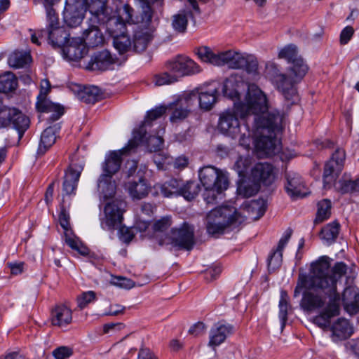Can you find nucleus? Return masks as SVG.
<instances>
[{"instance_id": "f257e3e1", "label": "nucleus", "mask_w": 359, "mask_h": 359, "mask_svg": "<svg viewBox=\"0 0 359 359\" xmlns=\"http://www.w3.org/2000/svg\"><path fill=\"white\" fill-rule=\"evenodd\" d=\"M329 257H321L318 261L311 264L309 274H300L297 286L294 291V297L300 294L302 288H320L327 296L328 302L320 313L313 319L315 324L320 327H326L330 325V319L339 315L340 295L337 292L338 280L344 276L348 270L347 265L342 262H337L332 269Z\"/></svg>"}, {"instance_id": "f03ea898", "label": "nucleus", "mask_w": 359, "mask_h": 359, "mask_svg": "<svg viewBox=\"0 0 359 359\" xmlns=\"http://www.w3.org/2000/svg\"><path fill=\"white\" fill-rule=\"evenodd\" d=\"M268 108L266 95L255 84L248 86L245 101L236 103V109L239 111L241 118H245L250 114L263 115ZM254 121L257 126L256 148L267 156L278 152L280 142L276 137V133L280 129L282 116L279 114H269L266 118L255 116Z\"/></svg>"}, {"instance_id": "7ed1b4c3", "label": "nucleus", "mask_w": 359, "mask_h": 359, "mask_svg": "<svg viewBox=\"0 0 359 359\" xmlns=\"http://www.w3.org/2000/svg\"><path fill=\"white\" fill-rule=\"evenodd\" d=\"M280 58L285 59L291 64L288 75L279 74L276 77L278 90L282 93L288 104H293L299 100L294 83L299 81L306 74L308 67L302 58L298 56L297 47L290 44L278 53Z\"/></svg>"}, {"instance_id": "20e7f679", "label": "nucleus", "mask_w": 359, "mask_h": 359, "mask_svg": "<svg viewBox=\"0 0 359 359\" xmlns=\"http://www.w3.org/2000/svg\"><path fill=\"white\" fill-rule=\"evenodd\" d=\"M199 180L204 187L203 197L207 204H215L229 187L227 173L215 167L208 165L198 172Z\"/></svg>"}, {"instance_id": "39448f33", "label": "nucleus", "mask_w": 359, "mask_h": 359, "mask_svg": "<svg viewBox=\"0 0 359 359\" xmlns=\"http://www.w3.org/2000/svg\"><path fill=\"white\" fill-rule=\"evenodd\" d=\"M243 218L236 208L230 205H222L212 209L206 217V229L208 234H222L232 226L243 222Z\"/></svg>"}, {"instance_id": "423d86ee", "label": "nucleus", "mask_w": 359, "mask_h": 359, "mask_svg": "<svg viewBox=\"0 0 359 359\" xmlns=\"http://www.w3.org/2000/svg\"><path fill=\"white\" fill-rule=\"evenodd\" d=\"M239 111L236 109V102L233 109H229L222 112L219 115L218 128L219 130L232 138H239V142L242 145L248 146L252 133L247 125L242 128L239 119Z\"/></svg>"}, {"instance_id": "0eeeda50", "label": "nucleus", "mask_w": 359, "mask_h": 359, "mask_svg": "<svg viewBox=\"0 0 359 359\" xmlns=\"http://www.w3.org/2000/svg\"><path fill=\"white\" fill-rule=\"evenodd\" d=\"M158 245L190 250L194 245V228L188 224H184L180 228L172 230L171 235H166L165 238H159Z\"/></svg>"}, {"instance_id": "6e6552de", "label": "nucleus", "mask_w": 359, "mask_h": 359, "mask_svg": "<svg viewBox=\"0 0 359 359\" xmlns=\"http://www.w3.org/2000/svg\"><path fill=\"white\" fill-rule=\"evenodd\" d=\"M50 90V83L48 80H42L41 82L40 92L37 96L36 107L39 112L50 114L47 119L51 122H54L64 114L65 109L62 105L53 103L47 99V95Z\"/></svg>"}, {"instance_id": "1a4fd4ad", "label": "nucleus", "mask_w": 359, "mask_h": 359, "mask_svg": "<svg viewBox=\"0 0 359 359\" xmlns=\"http://www.w3.org/2000/svg\"><path fill=\"white\" fill-rule=\"evenodd\" d=\"M126 203L121 200H114L104 208V217L100 218L101 227L104 230H114L121 225Z\"/></svg>"}, {"instance_id": "9d476101", "label": "nucleus", "mask_w": 359, "mask_h": 359, "mask_svg": "<svg viewBox=\"0 0 359 359\" xmlns=\"http://www.w3.org/2000/svg\"><path fill=\"white\" fill-rule=\"evenodd\" d=\"M137 137L135 135L122 149L111 151L106 156L105 161L102 165V174L113 177L119 170L122 162L121 156L126 154L137 147Z\"/></svg>"}, {"instance_id": "9b49d317", "label": "nucleus", "mask_w": 359, "mask_h": 359, "mask_svg": "<svg viewBox=\"0 0 359 359\" xmlns=\"http://www.w3.org/2000/svg\"><path fill=\"white\" fill-rule=\"evenodd\" d=\"M196 104V97H189L187 93L178 96L168 106V109L172 111L170 121L177 123L187 118L191 112V107Z\"/></svg>"}, {"instance_id": "f8f14e48", "label": "nucleus", "mask_w": 359, "mask_h": 359, "mask_svg": "<svg viewBox=\"0 0 359 359\" xmlns=\"http://www.w3.org/2000/svg\"><path fill=\"white\" fill-rule=\"evenodd\" d=\"M346 154L344 149H337L332 154L330 159L325 163L323 172V186L325 189L330 188L332 182L341 172Z\"/></svg>"}, {"instance_id": "ddd939ff", "label": "nucleus", "mask_w": 359, "mask_h": 359, "mask_svg": "<svg viewBox=\"0 0 359 359\" xmlns=\"http://www.w3.org/2000/svg\"><path fill=\"white\" fill-rule=\"evenodd\" d=\"M168 70L178 76H191L201 72L200 67L191 59L177 55L166 63Z\"/></svg>"}, {"instance_id": "4468645a", "label": "nucleus", "mask_w": 359, "mask_h": 359, "mask_svg": "<svg viewBox=\"0 0 359 359\" xmlns=\"http://www.w3.org/2000/svg\"><path fill=\"white\" fill-rule=\"evenodd\" d=\"M85 10L81 0H66L63 20L69 27L79 26L83 20Z\"/></svg>"}, {"instance_id": "2eb2a0df", "label": "nucleus", "mask_w": 359, "mask_h": 359, "mask_svg": "<svg viewBox=\"0 0 359 359\" xmlns=\"http://www.w3.org/2000/svg\"><path fill=\"white\" fill-rule=\"evenodd\" d=\"M136 177L128 180L125 184V189L133 200H141L148 196L151 185L140 170L137 172Z\"/></svg>"}, {"instance_id": "dca6fc26", "label": "nucleus", "mask_w": 359, "mask_h": 359, "mask_svg": "<svg viewBox=\"0 0 359 359\" xmlns=\"http://www.w3.org/2000/svg\"><path fill=\"white\" fill-rule=\"evenodd\" d=\"M189 97H196V103L198 102L201 109L205 111L210 110L217 102L218 97V87L216 83H210L206 88H202L199 93H189Z\"/></svg>"}, {"instance_id": "f3484780", "label": "nucleus", "mask_w": 359, "mask_h": 359, "mask_svg": "<svg viewBox=\"0 0 359 359\" xmlns=\"http://www.w3.org/2000/svg\"><path fill=\"white\" fill-rule=\"evenodd\" d=\"M83 169L81 164H72L65 174L62 184V203H65L67 196L75 195L77 184Z\"/></svg>"}, {"instance_id": "a211bd4d", "label": "nucleus", "mask_w": 359, "mask_h": 359, "mask_svg": "<svg viewBox=\"0 0 359 359\" xmlns=\"http://www.w3.org/2000/svg\"><path fill=\"white\" fill-rule=\"evenodd\" d=\"M88 9L90 13L89 21L94 24H102L107 20L111 11L107 6V0H86Z\"/></svg>"}, {"instance_id": "6ab92c4d", "label": "nucleus", "mask_w": 359, "mask_h": 359, "mask_svg": "<svg viewBox=\"0 0 359 359\" xmlns=\"http://www.w3.org/2000/svg\"><path fill=\"white\" fill-rule=\"evenodd\" d=\"M61 48L64 57L71 61H79L88 53V48L81 38L69 39Z\"/></svg>"}, {"instance_id": "aec40b11", "label": "nucleus", "mask_w": 359, "mask_h": 359, "mask_svg": "<svg viewBox=\"0 0 359 359\" xmlns=\"http://www.w3.org/2000/svg\"><path fill=\"white\" fill-rule=\"evenodd\" d=\"M116 58L107 50L95 54L86 66L89 70L107 71L113 69Z\"/></svg>"}, {"instance_id": "412c9836", "label": "nucleus", "mask_w": 359, "mask_h": 359, "mask_svg": "<svg viewBox=\"0 0 359 359\" xmlns=\"http://www.w3.org/2000/svg\"><path fill=\"white\" fill-rule=\"evenodd\" d=\"M234 327L230 324L217 323L210 330L208 346L216 347L222 344L225 339L233 334Z\"/></svg>"}, {"instance_id": "4be33fe9", "label": "nucleus", "mask_w": 359, "mask_h": 359, "mask_svg": "<svg viewBox=\"0 0 359 359\" xmlns=\"http://www.w3.org/2000/svg\"><path fill=\"white\" fill-rule=\"evenodd\" d=\"M292 235V230L288 229L280 239L276 250H272L267 259L268 269L270 272L276 271L282 264L283 251Z\"/></svg>"}, {"instance_id": "5701e85b", "label": "nucleus", "mask_w": 359, "mask_h": 359, "mask_svg": "<svg viewBox=\"0 0 359 359\" xmlns=\"http://www.w3.org/2000/svg\"><path fill=\"white\" fill-rule=\"evenodd\" d=\"M302 288L300 291L302 290ZM311 290V288H306ZM326 298L318 292L311 290H306L303 292V297L300 302V306L306 311H313L325 308Z\"/></svg>"}, {"instance_id": "b1692460", "label": "nucleus", "mask_w": 359, "mask_h": 359, "mask_svg": "<svg viewBox=\"0 0 359 359\" xmlns=\"http://www.w3.org/2000/svg\"><path fill=\"white\" fill-rule=\"evenodd\" d=\"M286 179L285 190L291 198L296 199L307 195L305 184L300 175L297 173H287Z\"/></svg>"}, {"instance_id": "393cba45", "label": "nucleus", "mask_w": 359, "mask_h": 359, "mask_svg": "<svg viewBox=\"0 0 359 359\" xmlns=\"http://www.w3.org/2000/svg\"><path fill=\"white\" fill-rule=\"evenodd\" d=\"M254 180L270 185L275 179V173L272 165L268 163H258L252 170Z\"/></svg>"}, {"instance_id": "a878e982", "label": "nucleus", "mask_w": 359, "mask_h": 359, "mask_svg": "<svg viewBox=\"0 0 359 359\" xmlns=\"http://www.w3.org/2000/svg\"><path fill=\"white\" fill-rule=\"evenodd\" d=\"M344 309L350 314L359 310V289L355 286L346 287L342 293Z\"/></svg>"}, {"instance_id": "bb28decb", "label": "nucleus", "mask_w": 359, "mask_h": 359, "mask_svg": "<svg viewBox=\"0 0 359 359\" xmlns=\"http://www.w3.org/2000/svg\"><path fill=\"white\" fill-rule=\"evenodd\" d=\"M168 109L166 106H159L156 108L149 111L147 114L145 119L142 125L137 130H135L133 133V137L137 135V142H140L143 141V139L145 137L147 133L145 128L147 126H151V121L160 118L163 114H164Z\"/></svg>"}, {"instance_id": "cd10ccee", "label": "nucleus", "mask_w": 359, "mask_h": 359, "mask_svg": "<svg viewBox=\"0 0 359 359\" xmlns=\"http://www.w3.org/2000/svg\"><path fill=\"white\" fill-rule=\"evenodd\" d=\"M332 339L334 342L345 340L353 333L349 322L343 318H339L331 327Z\"/></svg>"}, {"instance_id": "c85d7f7f", "label": "nucleus", "mask_w": 359, "mask_h": 359, "mask_svg": "<svg viewBox=\"0 0 359 359\" xmlns=\"http://www.w3.org/2000/svg\"><path fill=\"white\" fill-rule=\"evenodd\" d=\"M102 24L91 23L89 27L83 33V38L81 39L84 44L87 46L97 47L104 43V36L100 30L98 29V25Z\"/></svg>"}, {"instance_id": "c756f323", "label": "nucleus", "mask_w": 359, "mask_h": 359, "mask_svg": "<svg viewBox=\"0 0 359 359\" xmlns=\"http://www.w3.org/2000/svg\"><path fill=\"white\" fill-rule=\"evenodd\" d=\"M40 36L47 37L49 43L53 47H62L65 45L67 41L69 39V34L66 32L63 27L59 26L49 31L41 30Z\"/></svg>"}, {"instance_id": "7c9ffc66", "label": "nucleus", "mask_w": 359, "mask_h": 359, "mask_svg": "<svg viewBox=\"0 0 359 359\" xmlns=\"http://www.w3.org/2000/svg\"><path fill=\"white\" fill-rule=\"evenodd\" d=\"M72 320L70 309L63 304L55 306L51 312V323L55 326L62 327L69 325Z\"/></svg>"}, {"instance_id": "2f4dec72", "label": "nucleus", "mask_w": 359, "mask_h": 359, "mask_svg": "<svg viewBox=\"0 0 359 359\" xmlns=\"http://www.w3.org/2000/svg\"><path fill=\"white\" fill-rule=\"evenodd\" d=\"M60 130V126L55 124L48 127L43 131L41 135L38 154L43 155L55 142L56 134Z\"/></svg>"}, {"instance_id": "473e14b6", "label": "nucleus", "mask_w": 359, "mask_h": 359, "mask_svg": "<svg viewBox=\"0 0 359 359\" xmlns=\"http://www.w3.org/2000/svg\"><path fill=\"white\" fill-rule=\"evenodd\" d=\"M97 191L104 198L114 196L116 190L115 181L112 180V177L101 174L97 180Z\"/></svg>"}, {"instance_id": "72a5a7b5", "label": "nucleus", "mask_w": 359, "mask_h": 359, "mask_svg": "<svg viewBox=\"0 0 359 359\" xmlns=\"http://www.w3.org/2000/svg\"><path fill=\"white\" fill-rule=\"evenodd\" d=\"M153 39L149 29H139L135 31L133 39V50L140 53L144 51Z\"/></svg>"}, {"instance_id": "f704fd0d", "label": "nucleus", "mask_w": 359, "mask_h": 359, "mask_svg": "<svg viewBox=\"0 0 359 359\" xmlns=\"http://www.w3.org/2000/svg\"><path fill=\"white\" fill-rule=\"evenodd\" d=\"M107 18L102 25L106 26L107 32L112 37L126 33V24L116 17L111 16V11L109 13Z\"/></svg>"}, {"instance_id": "c9c22d12", "label": "nucleus", "mask_w": 359, "mask_h": 359, "mask_svg": "<svg viewBox=\"0 0 359 359\" xmlns=\"http://www.w3.org/2000/svg\"><path fill=\"white\" fill-rule=\"evenodd\" d=\"M237 75H231L225 79L222 86L224 96L232 100L239 97L238 88L241 83Z\"/></svg>"}, {"instance_id": "e433bc0d", "label": "nucleus", "mask_w": 359, "mask_h": 359, "mask_svg": "<svg viewBox=\"0 0 359 359\" xmlns=\"http://www.w3.org/2000/svg\"><path fill=\"white\" fill-rule=\"evenodd\" d=\"M248 217L254 220L262 217L266 210V204L264 199L253 200L245 205Z\"/></svg>"}, {"instance_id": "4c0bfd02", "label": "nucleus", "mask_w": 359, "mask_h": 359, "mask_svg": "<svg viewBox=\"0 0 359 359\" xmlns=\"http://www.w3.org/2000/svg\"><path fill=\"white\" fill-rule=\"evenodd\" d=\"M13 112L11 119V126L18 131L19 137L21 138L25 131L29 126V118L18 109L13 108Z\"/></svg>"}, {"instance_id": "58836bf2", "label": "nucleus", "mask_w": 359, "mask_h": 359, "mask_svg": "<svg viewBox=\"0 0 359 359\" xmlns=\"http://www.w3.org/2000/svg\"><path fill=\"white\" fill-rule=\"evenodd\" d=\"M78 96L85 103L94 104L101 98L102 94L99 88L92 86L84 87L79 92Z\"/></svg>"}, {"instance_id": "ea45409f", "label": "nucleus", "mask_w": 359, "mask_h": 359, "mask_svg": "<svg viewBox=\"0 0 359 359\" xmlns=\"http://www.w3.org/2000/svg\"><path fill=\"white\" fill-rule=\"evenodd\" d=\"M339 228L340 225L337 222H332L327 224L320 231L321 238L326 243V244L331 245L335 242L338 237Z\"/></svg>"}, {"instance_id": "a19ab883", "label": "nucleus", "mask_w": 359, "mask_h": 359, "mask_svg": "<svg viewBox=\"0 0 359 359\" xmlns=\"http://www.w3.org/2000/svg\"><path fill=\"white\" fill-rule=\"evenodd\" d=\"M171 224V217L169 216L163 217L154 223L152 226L154 236L158 243L159 238H165L168 235L165 232L170 227Z\"/></svg>"}, {"instance_id": "79ce46f5", "label": "nucleus", "mask_w": 359, "mask_h": 359, "mask_svg": "<svg viewBox=\"0 0 359 359\" xmlns=\"http://www.w3.org/2000/svg\"><path fill=\"white\" fill-rule=\"evenodd\" d=\"M180 185V180L170 179L163 184L156 185V188L161 191L163 196L171 197L179 195Z\"/></svg>"}, {"instance_id": "37998d69", "label": "nucleus", "mask_w": 359, "mask_h": 359, "mask_svg": "<svg viewBox=\"0 0 359 359\" xmlns=\"http://www.w3.org/2000/svg\"><path fill=\"white\" fill-rule=\"evenodd\" d=\"M191 15V12L185 10L180 11L172 16V26L173 29L180 33L186 31L188 24V17Z\"/></svg>"}, {"instance_id": "c03bdc74", "label": "nucleus", "mask_w": 359, "mask_h": 359, "mask_svg": "<svg viewBox=\"0 0 359 359\" xmlns=\"http://www.w3.org/2000/svg\"><path fill=\"white\" fill-rule=\"evenodd\" d=\"M29 53L15 51L8 57V64L14 68H21L31 62Z\"/></svg>"}, {"instance_id": "a18cd8bd", "label": "nucleus", "mask_w": 359, "mask_h": 359, "mask_svg": "<svg viewBox=\"0 0 359 359\" xmlns=\"http://www.w3.org/2000/svg\"><path fill=\"white\" fill-rule=\"evenodd\" d=\"M18 86V81L15 75L7 72L0 76V93H8L13 92Z\"/></svg>"}, {"instance_id": "49530a36", "label": "nucleus", "mask_w": 359, "mask_h": 359, "mask_svg": "<svg viewBox=\"0 0 359 359\" xmlns=\"http://www.w3.org/2000/svg\"><path fill=\"white\" fill-rule=\"evenodd\" d=\"M113 44L120 54L133 50L132 41L126 33L113 37Z\"/></svg>"}, {"instance_id": "de8ad7c7", "label": "nucleus", "mask_w": 359, "mask_h": 359, "mask_svg": "<svg viewBox=\"0 0 359 359\" xmlns=\"http://www.w3.org/2000/svg\"><path fill=\"white\" fill-rule=\"evenodd\" d=\"M198 193V186L194 182H187L185 184L180 180L178 196H182L186 200L191 201Z\"/></svg>"}, {"instance_id": "09e8293b", "label": "nucleus", "mask_w": 359, "mask_h": 359, "mask_svg": "<svg viewBox=\"0 0 359 359\" xmlns=\"http://www.w3.org/2000/svg\"><path fill=\"white\" fill-rule=\"evenodd\" d=\"M331 208L330 200L323 199L319 201L315 222L319 223L327 219L331 215Z\"/></svg>"}, {"instance_id": "8fccbe9b", "label": "nucleus", "mask_w": 359, "mask_h": 359, "mask_svg": "<svg viewBox=\"0 0 359 359\" xmlns=\"http://www.w3.org/2000/svg\"><path fill=\"white\" fill-rule=\"evenodd\" d=\"M279 318L281 322L282 329L285 327L287 320V311L290 307L289 297L285 291H281L279 301Z\"/></svg>"}, {"instance_id": "3c124183", "label": "nucleus", "mask_w": 359, "mask_h": 359, "mask_svg": "<svg viewBox=\"0 0 359 359\" xmlns=\"http://www.w3.org/2000/svg\"><path fill=\"white\" fill-rule=\"evenodd\" d=\"M65 242L72 249L81 255H88L89 250L83 245L78 238L72 236L69 232L65 233Z\"/></svg>"}, {"instance_id": "603ef678", "label": "nucleus", "mask_w": 359, "mask_h": 359, "mask_svg": "<svg viewBox=\"0 0 359 359\" xmlns=\"http://www.w3.org/2000/svg\"><path fill=\"white\" fill-rule=\"evenodd\" d=\"M116 18L123 21L126 24L134 22L133 19L134 10L129 4H124L121 5L116 8Z\"/></svg>"}, {"instance_id": "864d4df0", "label": "nucleus", "mask_w": 359, "mask_h": 359, "mask_svg": "<svg viewBox=\"0 0 359 359\" xmlns=\"http://www.w3.org/2000/svg\"><path fill=\"white\" fill-rule=\"evenodd\" d=\"M46 20L47 27L45 31H49L53 28L60 26L58 15L55 11L52 8V6H46Z\"/></svg>"}, {"instance_id": "5fc2aeb1", "label": "nucleus", "mask_w": 359, "mask_h": 359, "mask_svg": "<svg viewBox=\"0 0 359 359\" xmlns=\"http://www.w3.org/2000/svg\"><path fill=\"white\" fill-rule=\"evenodd\" d=\"M231 53L233 54L229 60V67L231 69H243L246 64L248 55L233 50H231Z\"/></svg>"}, {"instance_id": "6e6d98bb", "label": "nucleus", "mask_w": 359, "mask_h": 359, "mask_svg": "<svg viewBox=\"0 0 359 359\" xmlns=\"http://www.w3.org/2000/svg\"><path fill=\"white\" fill-rule=\"evenodd\" d=\"M177 81V76L170 74L168 72H163L156 74L154 77V82L156 86H163L173 83Z\"/></svg>"}, {"instance_id": "4d7b16f0", "label": "nucleus", "mask_w": 359, "mask_h": 359, "mask_svg": "<svg viewBox=\"0 0 359 359\" xmlns=\"http://www.w3.org/2000/svg\"><path fill=\"white\" fill-rule=\"evenodd\" d=\"M145 139L147 140V148L151 152L157 151L160 150L161 149V147H163V138L160 136H155V135H151L148 138H147L145 136L144 138L143 139V141L139 142L137 146L140 144H141L142 142H143Z\"/></svg>"}, {"instance_id": "13d9d810", "label": "nucleus", "mask_w": 359, "mask_h": 359, "mask_svg": "<svg viewBox=\"0 0 359 359\" xmlns=\"http://www.w3.org/2000/svg\"><path fill=\"white\" fill-rule=\"evenodd\" d=\"M231 50L214 53L212 65L223 66L226 65L229 67V60L232 55Z\"/></svg>"}, {"instance_id": "bf43d9fd", "label": "nucleus", "mask_w": 359, "mask_h": 359, "mask_svg": "<svg viewBox=\"0 0 359 359\" xmlns=\"http://www.w3.org/2000/svg\"><path fill=\"white\" fill-rule=\"evenodd\" d=\"M13 108L6 106H0V127H7L11 126V119Z\"/></svg>"}, {"instance_id": "052dcab7", "label": "nucleus", "mask_w": 359, "mask_h": 359, "mask_svg": "<svg viewBox=\"0 0 359 359\" xmlns=\"http://www.w3.org/2000/svg\"><path fill=\"white\" fill-rule=\"evenodd\" d=\"M95 293L93 291H88L83 292L80 297H78V306L81 309H83L87 305L95 299Z\"/></svg>"}, {"instance_id": "680f3d73", "label": "nucleus", "mask_w": 359, "mask_h": 359, "mask_svg": "<svg viewBox=\"0 0 359 359\" xmlns=\"http://www.w3.org/2000/svg\"><path fill=\"white\" fill-rule=\"evenodd\" d=\"M214 52L207 46H203L198 49L197 54L199 58L205 62L212 63Z\"/></svg>"}, {"instance_id": "e2e57ef3", "label": "nucleus", "mask_w": 359, "mask_h": 359, "mask_svg": "<svg viewBox=\"0 0 359 359\" xmlns=\"http://www.w3.org/2000/svg\"><path fill=\"white\" fill-rule=\"evenodd\" d=\"M250 166L248 158L240 157L236 162L234 167L240 176L244 175Z\"/></svg>"}, {"instance_id": "0e129e2a", "label": "nucleus", "mask_w": 359, "mask_h": 359, "mask_svg": "<svg viewBox=\"0 0 359 359\" xmlns=\"http://www.w3.org/2000/svg\"><path fill=\"white\" fill-rule=\"evenodd\" d=\"M73 353L72 349L67 346H60L55 349L53 355L55 359H67Z\"/></svg>"}, {"instance_id": "69168bd1", "label": "nucleus", "mask_w": 359, "mask_h": 359, "mask_svg": "<svg viewBox=\"0 0 359 359\" xmlns=\"http://www.w3.org/2000/svg\"><path fill=\"white\" fill-rule=\"evenodd\" d=\"M337 189L342 194L354 192L353 180H339Z\"/></svg>"}, {"instance_id": "338daca9", "label": "nucleus", "mask_w": 359, "mask_h": 359, "mask_svg": "<svg viewBox=\"0 0 359 359\" xmlns=\"http://www.w3.org/2000/svg\"><path fill=\"white\" fill-rule=\"evenodd\" d=\"M246 60V64L243 69H245V71L249 74L257 73L258 69L257 60L252 55H248Z\"/></svg>"}, {"instance_id": "774afa93", "label": "nucleus", "mask_w": 359, "mask_h": 359, "mask_svg": "<svg viewBox=\"0 0 359 359\" xmlns=\"http://www.w3.org/2000/svg\"><path fill=\"white\" fill-rule=\"evenodd\" d=\"M65 203H62V208L59 216L60 226L65 230V233L69 231V215L64 208Z\"/></svg>"}]
</instances>
